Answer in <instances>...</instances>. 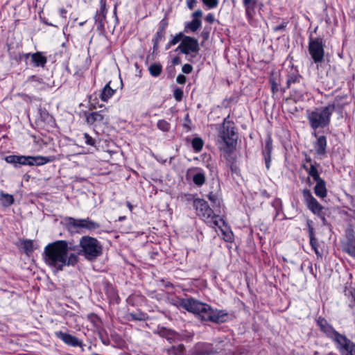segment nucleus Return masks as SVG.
I'll use <instances>...</instances> for the list:
<instances>
[{"label":"nucleus","instance_id":"obj_56","mask_svg":"<svg viewBox=\"0 0 355 355\" xmlns=\"http://www.w3.org/2000/svg\"><path fill=\"white\" fill-rule=\"evenodd\" d=\"M67 255L69 254V251H76L78 249L77 245H73L71 243H69L67 241Z\"/></svg>","mask_w":355,"mask_h":355},{"label":"nucleus","instance_id":"obj_60","mask_svg":"<svg viewBox=\"0 0 355 355\" xmlns=\"http://www.w3.org/2000/svg\"><path fill=\"white\" fill-rule=\"evenodd\" d=\"M60 16L62 17V18H66L67 17V11L66 9L64 8H60Z\"/></svg>","mask_w":355,"mask_h":355},{"label":"nucleus","instance_id":"obj_42","mask_svg":"<svg viewBox=\"0 0 355 355\" xmlns=\"http://www.w3.org/2000/svg\"><path fill=\"white\" fill-rule=\"evenodd\" d=\"M226 159H227V162H228V164H230V169L232 171V172L233 173H237L238 171V167L235 164V158L232 157L231 156V155H228L227 157H226Z\"/></svg>","mask_w":355,"mask_h":355},{"label":"nucleus","instance_id":"obj_50","mask_svg":"<svg viewBox=\"0 0 355 355\" xmlns=\"http://www.w3.org/2000/svg\"><path fill=\"white\" fill-rule=\"evenodd\" d=\"M286 26V22H282L281 24L273 27V31L275 32L284 31H285Z\"/></svg>","mask_w":355,"mask_h":355},{"label":"nucleus","instance_id":"obj_25","mask_svg":"<svg viewBox=\"0 0 355 355\" xmlns=\"http://www.w3.org/2000/svg\"><path fill=\"white\" fill-rule=\"evenodd\" d=\"M193 170L197 171V172L192 176L193 182L198 187L202 186L206 180L205 173L198 168H194Z\"/></svg>","mask_w":355,"mask_h":355},{"label":"nucleus","instance_id":"obj_28","mask_svg":"<svg viewBox=\"0 0 355 355\" xmlns=\"http://www.w3.org/2000/svg\"><path fill=\"white\" fill-rule=\"evenodd\" d=\"M202 25L201 19H192L191 21L187 22L184 25V32L189 33V32H196Z\"/></svg>","mask_w":355,"mask_h":355},{"label":"nucleus","instance_id":"obj_58","mask_svg":"<svg viewBox=\"0 0 355 355\" xmlns=\"http://www.w3.org/2000/svg\"><path fill=\"white\" fill-rule=\"evenodd\" d=\"M215 20L214 16L212 13H209L206 17L205 21L209 24H212Z\"/></svg>","mask_w":355,"mask_h":355},{"label":"nucleus","instance_id":"obj_2","mask_svg":"<svg viewBox=\"0 0 355 355\" xmlns=\"http://www.w3.org/2000/svg\"><path fill=\"white\" fill-rule=\"evenodd\" d=\"M178 305L189 312L196 315L202 321L216 324L224 323L230 318L229 313L224 309H213L209 304L201 302L192 297L178 298Z\"/></svg>","mask_w":355,"mask_h":355},{"label":"nucleus","instance_id":"obj_19","mask_svg":"<svg viewBox=\"0 0 355 355\" xmlns=\"http://www.w3.org/2000/svg\"><path fill=\"white\" fill-rule=\"evenodd\" d=\"M302 79V76L300 75L297 70L291 69L287 74L286 86L281 87L280 91L282 93H284L286 89L291 87L292 85L300 83Z\"/></svg>","mask_w":355,"mask_h":355},{"label":"nucleus","instance_id":"obj_37","mask_svg":"<svg viewBox=\"0 0 355 355\" xmlns=\"http://www.w3.org/2000/svg\"><path fill=\"white\" fill-rule=\"evenodd\" d=\"M157 127L162 132H168L171 129V124L164 119H160L157 123Z\"/></svg>","mask_w":355,"mask_h":355},{"label":"nucleus","instance_id":"obj_48","mask_svg":"<svg viewBox=\"0 0 355 355\" xmlns=\"http://www.w3.org/2000/svg\"><path fill=\"white\" fill-rule=\"evenodd\" d=\"M168 25V21L167 18L165 17L164 19H162L159 21L158 30L166 32V29Z\"/></svg>","mask_w":355,"mask_h":355},{"label":"nucleus","instance_id":"obj_64","mask_svg":"<svg viewBox=\"0 0 355 355\" xmlns=\"http://www.w3.org/2000/svg\"><path fill=\"white\" fill-rule=\"evenodd\" d=\"M126 205H127V207H128L129 210H130V211H132V209H133V206H132V205L130 203V202L127 201V202H126Z\"/></svg>","mask_w":355,"mask_h":355},{"label":"nucleus","instance_id":"obj_39","mask_svg":"<svg viewBox=\"0 0 355 355\" xmlns=\"http://www.w3.org/2000/svg\"><path fill=\"white\" fill-rule=\"evenodd\" d=\"M128 318L132 320H144L146 314L141 311L129 313Z\"/></svg>","mask_w":355,"mask_h":355},{"label":"nucleus","instance_id":"obj_5","mask_svg":"<svg viewBox=\"0 0 355 355\" xmlns=\"http://www.w3.org/2000/svg\"><path fill=\"white\" fill-rule=\"evenodd\" d=\"M81 248L80 254L84 255L86 259L94 261L103 253V247L96 239L89 236H83L80 240Z\"/></svg>","mask_w":355,"mask_h":355},{"label":"nucleus","instance_id":"obj_52","mask_svg":"<svg viewBox=\"0 0 355 355\" xmlns=\"http://www.w3.org/2000/svg\"><path fill=\"white\" fill-rule=\"evenodd\" d=\"M202 11L201 10H197L193 12L191 15L193 19H200L202 16Z\"/></svg>","mask_w":355,"mask_h":355},{"label":"nucleus","instance_id":"obj_35","mask_svg":"<svg viewBox=\"0 0 355 355\" xmlns=\"http://www.w3.org/2000/svg\"><path fill=\"white\" fill-rule=\"evenodd\" d=\"M185 347L182 344L177 346H172L168 349V352L173 355H184Z\"/></svg>","mask_w":355,"mask_h":355},{"label":"nucleus","instance_id":"obj_45","mask_svg":"<svg viewBox=\"0 0 355 355\" xmlns=\"http://www.w3.org/2000/svg\"><path fill=\"white\" fill-rule=\"evenodd\" d=\"M183 94V90L180 88H175L173 91V96L177 101H182Z\"/></svg>","mask_w":355,"mask_h":355},{"label":"nucleus","instance_id":"obj_22","mask_svg":"<svg viewBox=\"0 0 355 355\" xmlns=\"http://www.w3.org/2000/svg\"><path fill=\"white\" fill-rule=\"evenodd\" d=\"M47 62V58L44 55V53L37 51L33 53L32 58L30 60V64L34 67L44 68Z\"/></svg>","mask_w":355,"mask_h":355},{"label":"nucleus","instance_id":"obj_51","mask_svg":"<svg viewBox=\"0 0 355 355\" xmlns=\"http://www.w3.org/2000/svg\"><path fill=\"white\" fill-rule=\"evenodd\" d=\"M193 70V67L190 64H184L182 67V71L184 73H190Z\"/></svg>","mask_w":355,"mask_h":355},{"label":"nucleus","instance_id":"obj_59","mask_svg":"<svg viewBox=\"0 0 355 355\" xmlns=\"http://www.w3.org/2000/svg\"><path fill=\"white\" fill-rule=\"evenodd\" d=\"M172 63L174 65L180 64L181 63L180 58L179 57H178V56L173 58V60H172Z\"/></svg>","mask_w":355,"mask_h":355},{"label":"nucleus","instance_id":"obj_61","mask_svg":"<svg viewBox=\"0 0 355 355\" xmlns=\"http://www.w3.org/2000/svg\"><path fill=\"white\" fill-rule=\"evenodd\" d=\"M305 162H306V163H309V164H310V165H311V164H312V163H313L315 161H313V160L311 159V157H309V156H306V157H305Z\"/></svg>","mask_w":355,"mask_h":355},{"label":"nucleus","instance_id":"obj_21","mask_svg":"<svg viewBox=\"0 0 355 355\" xmlns=\"http://www.w3.org/2000/svg\"><path fill=\"white\" fill-rule=\"evenodd\" d=\"M245 8V16L248 21L252 20L256 15L255 8L259 5L263 6L262 3H258V0H243Z\"/></svg>","mask_w":355,"mask_h":355},{"label":"nucleus","instance_id":"obj_57","mask_svg":"<svg viewBox=\"0 0 355 355\" xmlns=\"http://www.w3.org/2000/svg\"><path fill=\"white\" fill-rule=\"evenodd\" d=\"M32 55H33L32 53H22L23 60H24L26 62V65H28L29 64L28 60L29 58H31V59L32 58Z\"/></svg>","mask_w":355,"mask_h":355},{"label":"nucleus","instance_id":"obj_46","mask_svg":"<svg viewBox=\"0 0 355 355\" xmlns=\"http://www.w3.org/2000/svg\"><path fill=\"white\" fill-rule=\"evenodd\" d=\"M83 137L85 139V142L87 145L92 146H95V140L88 133H84Z\"/></svg>","mask_w":355,"mask_h":355},{"label":"nucleus","instance_id":"obj_29","mask_svg":"<svg viewBox=\"0 0 355 355\" xmlns=\"http://www.w3.org/2000/svg\"><path fill=\"white\" fill-rule=\"evenodd\" d=\"M319 167L320 164H318L316 162H314L313 163H312V164L310 165L309 170H307V173L309 176L311 177L314 181L321 179L318 172Z\"/></svg>","mask_w":355,"mask_h":355},{"label":"nucleus","instance_id":"obj_54","mask_svg":"<svg viewBox=\"0 0 355 355\" xmlns=\"http://www.w3.org/2000/svg\"><path fill=\"white\" fill-rule=\"evenodd\" d=\"M209 200L214 204H216L218 201V197L216 194L212 192L209 193L207 196Z\"/></svg>","mask_w":355,"mask_h":355},{"label":"nucleus","instance_id":"obj_53","mask_svg":"<svg viewBox=\"0 0 355 355\" xmlns=\"http://www.w3.org/2000/svg\"><path fill=\"white\" fill-rule=\"evenodd\" d=\"M187 6L189 9L193 10L198 3L197 0H186Z\"/></svg>","mask_w":355,"mask_h":355},{"label":"nucleus","instance_id":"obj_27","mask_svg":"<svg viewBox=\"0 0 355 355\" xmlns=\"http://www.w3.org/2000/svg\"><path fill=\"white\" fill-rule=\"evenodd\" d=\"M115 93V90L111 88L110 82L107 83L100 94V98L104 102H107Z\"/></svg>","mask_w":355,"mask_h":355},{"label":"nucleus","instance_id":"obj_16","mask_svg":"<svg viewBox=\"0 0 355 355\" xmlns=\"http://www.w3.org/2000/svg\"><path fill=\"white\" fill-rule=\"evenodd\" d=\"M346 241L342 243L343 252L352 257H355V235L352 228H348L345 231Z\"/></svg>","mask_w":355,"mask_h":355},{"label":"nucleus","instance_id":"obj_23","mask_svg":"<svg viewBox=\"0 0 355 355\" xmlns=\"http://www.w3.org/2000/svg\"><path fill=\"white\" fill-rule=\"evenodd\" d=\"M272 150V140L270 136H268L265 141V147L262 150V154L264 157L266 166L269 169L271 162V153Z\"/></svg>","mask_w":355,"mask_h":355},{"label":"nucleus","instance_id":"obj_1","mask_svg":"<svg viewBox=\"0 0 355 355\" xmlns=\"http://www.w3.org/2000/svg\"><path fill=\"white\" fill-rule=\"evenodd\" d=\"M43 259L55 272L63 270L64 266H74L78 261L75 253L67 255V241L59 240L49 243L44 250Z\"/></svg>","mask_w":355,"mask_h":355},{"label":"nucleus","instance_id":"obj_49","mask_svg":"<svg viewBox=\"0 0 355 355\" xmlns=\"http://www.w3.org/2000/svg\"><path fill=\"white\" fill-rule=\"evenodd\" d=\"M27 82H36L38 83H43V79L37 76L33 75L28 78Z\"/></svg>","mask_w":355,"mask_h":355},{"label":"nucleus","instance_id":"obj_11","mask_svg":"<svg viewBox=\"0 0 355 355\" xmlns=\"http://www.w3.org/2000/svg\"><path fill=\"white\" fill-rule=\"evenodd\" d=\"M200 49L198 40L186 35L177 47L176 51H180L182 53L185 55L194 53L195 55H191V57L194 58L198 53Z\"/></svg>","mask_w":355,"mask_h":355},{"label":"nucleus","instance_id":"obj_8","mask_svg":"<svg viewBox=\"0 0 355 355\" xmlns=\"http://www.w3.org/2000/svg\"><path fill=\"white\" fill-rule=\"evenodd\" d=\"M325 40L321 36L313 37L312 34L309 36L308 51L315 64L321 63L324 59Z\"/></svg>","mask_w":355,"mask_h":355},{"label":"nucleus","instance_id":"obj_55","mask_svg":"<svg viewBox=\"0 0 355 355\" xmlns=\"http://www.w3.org/2000/svg\"><path fill=\"white\" fill-rule=\"evenodd\" d=\"M187 78L184 75L179 74L177 76L176 81L178 84H184L186 83Z\"/></svg>","mask_w":355,"mask_h":355},{"label":"nucleus","instance_id":"obj_14","mask_svg":"<svg viewBox=\"0 0 355 355\" xmlns=\"http://www.w3.org/2000/svg\"><path fill=\"white\" fill-rule=\"evenodd\" d=\"M341 355H355V343L341 334L334 342Z\"/></svg>","mask_w":355,"mask_h":355},{"label":"nucleus","instance_id":"obj_31","mask_svg":"<svg viewBox=\"0 0 355 355\" xmlns=\"http://www.w3.org/2000/svg\"><path fill=\"white\" fill-rule=\"evenodd\" d=\"M166 32L157 30L156 33L154 35V38L153 40V52L157 51L159 46V43L164 40Z\"/></svg>","mask_w":355,"mask_h":355},{"label":"nucleus","instance_id":"obj_9","mask_svg":"<svg viewBox=\"0 0 355 355\" xmlns=\"http://www.w3.org/2000/svg\"><path fill=\"white\" fill-rule=\"evenodd\" d=\"M216 347L211 343H198L195 348L193 355H227L225 352L227 342L217 341Z\"/></svg>","mask_w":355,"mask_h":355},{"label":"nucleus","instance_id":"obj_24","mask_svg":"<svg viewBox=\"0 0 355 355\" xmlns=\"http://www.w3.org/2000/svg\"><path fill=\"white\" fill-rule=\"evenodd\" d=\"M315 182H316L313 189L315 194L320 198L327 197V189L326 187V182L322 178Z\"/></svg>","mask_w":355,"mask_h":355},{"label":"nucleus","instance_id":"obj_40","mask_svg":"<svg viewBox=\"0 0 355 355\" xmlns=\"http://www.w3.org/2000/svg\"><path fill=\"white\" fill-rule=\"evenodd\" d=\"M40 119L42 121L51 123L53 121V117L46 110H40Z\"/></svg>","mask_w":355,"mask_h":355},{"label":"nucleus","instance_id":"obj_33","mask_svg":"<svg viewBox=\"0 0 355 355\" xmlns=\"http://www.w3.org/2000/svg\"><path fill=\"white\" fill-rule=\"evenodd\" d=\"M158 334L160 336L166 338L168 340H173L175 338V333L166 327H162L158 329Z\"/></svg>","mask_w":355,"mask_h":355},{"label":"nucleus","instance_id":"obj_18","mask_svg":"<svg viewBox=\"0 0 355 355\" xmlns=\"http://www.w3.org/2000/svg\"><path fill=\"white\" fill-rule=\"evenodd\" d=\"M55 336L63 341L66 345L73 347H83V342L76 336L69 334L63 332L62 331H56Z\"/></svg>","mask_w":355,"mask_h":355},{"label":"nucleus","instance_id":"obj_4","mask_svg":"<svg viewBox=\"0 0 355 355\" xmlns=\"http://www.w3.org/2000/svg\"><path fill=\"white\" fill-rule=\"evenodd\" d=\"M55 157L53 156L44 157L41 155L37 156H25V155H8L5 157V161L14 167L17 168L21 166H42L47 163L53 162Z\"/></svg>","mask_w":355,"mask_h":355},{"label":"nucleus","instance_id":"obj_26","mask_svg":"<svg viewBox=\"0 0 355 355\" xmlns=\"http://www.w3.org/2000/svg\"><path fill=\"white\" fill-rule=\"evenodd\" d=\"M269 82L271 85V92L274 95L276 93H277L281 89L279 88L280 75L277 73H272L269 78Z\"/></svg>","mask_w":355,"mask_h":355},{"label":"nucleus","instance_id":"obj_47","mask_svg":"<svg viewBox=\"0 0 355 355\" xmlns=\"http://www.w3.org/2000/svg\"><path fill=\"white\" fill-rule=\"evenodd\" d=\"M210 31V26H205L204 28L203 31L200 33V36L202 37L203 41H207L209 39Z\"/></svg>","mask_w":355,"mask_h":355},{"label":"nucleus","instance_id":"obj_15","mask_svg":"<svg viewBox=\"0 0 355 355\" xmlns=\"http://www.w3.org/2000/svg\"><path fill=\"white\" fill-rule=\"evenodd\" d=\"M316 324L320 331H322L327 337L331 339L334 342H335L341 335V334L336 331L323 317H318L316 320Z\"/></svg>","mask_w":355,"mask_h":355},{"label":"nucleus","instance_id":"obj_36","mask_svg":"<svg viewBox=\"0 0 355 355\" xmlns=\"http://www.w3.org/2000/svg\"><path fill=\"white\" fill-rule=\"evenodd\" d=\"M309 243L311 246V248L314 250L317 257H321L322 253L319 252V250H318L319 243H318V239L315 237V236L309 237Z\"/></svg>","mask_w":355,"mask_h":355},{"label":"nucleus","instance_id":"obj_20","mask_svg":"<svg viewBox=\"0 0 355 355\" xmlns=\"http://www.w3.org/2000/svg\"><path fill=\"white\" fill-rule=\"evenodd\" d=\"M312 135L317 138L313 146L318 155L324 156L326 154L327 138L324 135L318 136L316 132H313Z\"/></svg>","mask_w":355,"mask_h":355},{"label":"nucleus","instance_id":"obj_63","mask_svg":"<svg viewBox=\"0 0 355 355\" xmlns=\"http://www.w3.org/2000/svg\"><path fill=\"white\" fill-rule=\"evenodd\" d=\"M15 60L19 62L23 60L22 53H19L18 56L15 58Z\"/></svg>","mask_w":355,"mask_h":355},{"label":"nucleus","instance_id":"obj_43","mask_svg":"<svg viewBox=\"0 0 355 355\" xmlns=\"http://www.w3.org/2000/svg\"><path fill=\"white\" fill-rule=\"evenodd\" d=\"M203 4L207 7L208 9L215 8L218 5V0H201Z\"/></svg>","mask_w":355,"mask_h":355},{"label":"nucleus","instance_id":"obj_6","mask_svg":"<svg viewBox=\"0 0 355 355\" xmlns=\"http://www.w3.org/2000/svg\"><path fill=\"white\" fill-rule=\"evenodd\" d=\"M193 207L198 217L211 227L220 226L218 221H222L218 215L214 213L206 200L201 198L193 200Z\"/></svg>","mask_w":355,"mask_h":355},{"label":"nucleus","instance_id":"obj_17","mask_svg":"<svg viewBox=\"0 0 355 355\" xmlns=\"http://www.w3.org/2000/svg\"><path fill=\"white\" fill-rule=\"evenodd\" d=\"M84 116L85 117L86 123L89 125H96L107 122L108 118L105 114V110H100L97 112H85Z\"/></svg>","mask_w":355,"mask_h":355},{"label":"nucleus","instance_id":"obj_3","mask_svg":"<svg viewBox=\"0 0 355 355\" xmlns=\"http://www.w3.org/2000/svg\"><path fill=\"white\" fill-rule=\"evenodd\" d=\"M346 98V95L337 96L333 103H328L326 106L316 107L313 110H307V120L311 129L315 132L319 128L328 127L336 106L343 107L349 103L348 101L342 102Z\"/></svg>","mask_w":355,"mask_h":355},{"label":"nucleus","instance_id":"obj_38","mask_svg":"<svg viewBox=\"0 0 355 355\" xmlns=\"http://www.w3.org/2000/svg\"><path fill=\"white\" fill-rule=\"evenodd\" d=\"M1 197L3 199V205L8 207L14 203V197L8 193H1Z\"/></svg>","mask_w":355,"mask_h":355},{"label":"nucleus","instance_id":"obj_44","mask_svg":"<svg viewBox=\"0 0 355 355\" xmlns=\"http://www.w3.org/2000/svg\"><path fill=\"white\" fill-rule=\"evenodd\" d=\"M186 37V35L180 32L178 34H176L172 39L171 41V44H173V45H175L177 44L179 42H182V40L184 39V37Z\"/></svg>","mask_w":355,"mask_h":355},{"label":"nucleus","instance_id":"obj_62","mask_svg":"<svg viewBox=\"0 0 355 355\" xmlns=\"http://www.w3.org/2000/svg\"><path fill=\"white\" fill-rule=\"evenodd\" d=\"M186 198H187V200H192L193 202V200L196 199L193 194H187Z\"/></svg>","mask_w":355,"mask_h":355},{"label":"nucleus","instance_id":"obj_34","mask_svg":"<svg viewBox=\"0 0 355 355\" xmlns=\"http://www.w3.org/2000/svg\"><path fill=\"white\" fill-rule=\"evenodd\" d=\"M191 145L196 153H199L202 149L204 141L200 137H195L191 141Z\"/></svg>","mask_w":355,"mask_h":355},{"label":"nucleus","instance_id":"obj_13","mask_svg":"<svg viewBox=\"0 0 355 355\" xmlns=\"http://www.w3.org/2000/svg\"><path fill=\"white\" fill-rule=\"evenodd\" d=\"M106 0H100L99 9L97 10L94 16L95 25L99 35H105L106 34L105 23H106Z\"/></svg>","mask_w":355,"mask_h":355},{"label":"nucleus","instance_id":"obj_41","mask_svg":"<svg viewBox=\"0 0 355 355\" xmlns=\"http://www.w3.org/2000/svg\"><path fill=\"white\" fill-rule=\"evenodd\" d=\"M306 230L308 232L309 237L315 236V232L313 227V222L312 220L307 218L306 222Z\"/></svg>","mask_w":355,"mask_h":355},{"label":"nucleus","instance_id":"obj_7","mask_svg":"<svg viewBox=\"0 0 355 355\" xmlns=\"http://www.w3.org/2000/svg\"><path fill=\"white\" fill-rule=\"evenodd\" d=\"M64 222L67 230L71 233H80L83 230L92 232L101 227L98 223L92 220L89 218H74L67 217Z\"/></svg>","mask_w":355,"mask_h":355},{"label":"nucleus","instance_id":"obj_32","mask_svg":"<svg viewBox=\"0 0 355 355\" xmlns=\"http://www.w3.org/2000/svg\"><path fill=\"white\" fill-rule=\"evenodd\" d=\"M148 71L153 77H158L162 72V65L159 62L153 63L149 66Z\"/></svg>","mask_w":355,"mask_h":355},{"label":"nucleus","instance_id":"obj_12","mask_svg":"<svg viewBox=\"0 0 355 355\" xmlns=\"http://www.w3.org/2000/svg\"><path fill=\"white\" fill-rule=\"evenodd\" d=\"M302 196L305 204L308 209L315 215L321 217L324 220V216L322 212L324 209L323 206L319 203V202L313 196L311 191L308 189L302 190Z\"/></svg>","mask_w":355,"mask_h":355},{"label":"nucleus","instance_id":"obj_10","mask_svg":"<svg viewBox=\"0 0 355 355\" xmlns=\"http://www.w3.org/2000/svg\"><path fill=\"white\" fill-rule=\"evenodd\" d=\"M219 136L228 148H233L237 141L234 122L225 118L220 128Z\"/></svg>","mask_w":355,"mask_h":355},{"label":"nucleus","instance_id":"obj_30","mask_svg":"<svg viewBox=\"0 0 355 355\" xmlns=\"http://www.w3.org/2000/svg\"><path fill=\"white\" fill-rule=\"evenodd\" d=\"M21 243L23 246L24 251L27 256L32 254L35 248L33 241L31 239H22Z\"/></svg>","mask_w":355,"mask_h":355}]
</instances>
